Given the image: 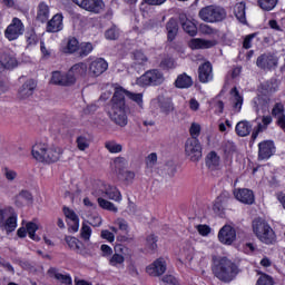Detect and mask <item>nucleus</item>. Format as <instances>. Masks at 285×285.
Returning <instances> with one entry per match:
<instances>
[{"label": "nucleus", "mask_w": 285, "mask_h": 285, "mask_svg": "<svg viewBox=\"0 0 285 285\" xmlns=\"http://www.w3.org/2000/svg\"><path fill=\"white\" fill-rule=\"evenodd\" d=\"M126 97H128V99L131 101H135V104H137L140 108L144 106L142 94L130 92L122 87L116 88L111 98L110 119L121 128L128 126V115L126 114Z\"/></svg>", "instance_id": "f257e3e1"}, {"label": "nucleus", "mask_w": 285, "mask_h": 285, "mask_svg": "<svg viewBox=\"0 0 285 285\" xmlns=\"http://www.w3.org/2000/svg\"><path fill=\"white\" fill-rule=\"evenodd\" d=\"M212 273L224 284H230L239 275V266L226 256L212 257Z\"/></svg>", "instance_id": "f03ea898"}, {"label": "nucleus", "mask_w": 285, "mask_h": 285, "mask_svg": "<svg viewBox=\"0 0 285 285\" xmlns=\"http://www.w3.org/2000/svg\"><path fill=\"white\" fill-rule=\"evenodd\" d=\"M31 155L37 161L55 164L61 159V148L47 142H36L32 146Z\"/></svg>", "instance_id": "7ed1b4c3"}, {"label": "nucleus", "mask_w": 285, "mask_h": 285, "mask_svg": "<svg viewBox=\"0 0 285 285\" xmlns=\"http://www.w3.org/2000/svg\"><path fill=\"white\" fill-rule=\"evenodd\" d=\"M253 230L256 237L263 244H275L277 242V235H275V230L273 227L266 223V220L262 218H256L253 220Z\"/></svg>", "instance_id": "20e7f679"}, {"label": "nucleus", "mask_w": 285, "mask_h": 285, "mask_svg": "<svg viewBox=\"0 0 285 285\" xmlns=\"http://www.w3.org/2000/svg\"><path fill=\"white\" fill-rule=\"evenodd\" d=\"M198 17L206 23H219L226 19V10L222 7L207 6L199 11Z\"/></svg>", "instance_id": "39448f33"}, {"label": "nucleus", "mask_w": 285, "mask_h": 285, "mask_svg": "<svg viewBox=\"0 0 285 285\" xmlns=\"http://www.w3.org/2000/svg\"><path fill=\"white\" fill-rule=\"evenodd\" d=\"M166 81L164 73L157 69L148 70L137 79L138 86H161Z\"/></svg>", "instance_id": "423d86ee"}, {"label": "nucleus", "mask_w": 285, "mask_h": 285, "mask_svg": "<svg viewBox=\"0 0 285 285\" xmlns=\"http://www.w3.org/2000/svg\"><path fill=\"white\" fill-rule=\"evenodd\" d=\"M185 157L189 161L197 163L202 159V142L199 139L188 138L185 142Z\"/></svg>", "instance_id": "0eeeda50"}, {"label": "nucleus", "mask_w": 285, "mask_h": 285, "mask_svg": "<svg viewBox=\"0 0 285 285\" xmlns=\"http://www.w3.org/2000/svg\"><path fill=\"white\" fill-rule=\"evenodd\" d=\"M96 197H105L106 199H111L112 202H121V191L116 186L106 185L101 183L98 189L94 191Z\"/></svg>", "instance_id": "6e6552de"}, {"label": "nucleus", "mask_w": 285, "mask_h": 285, "mask_svg": "<svg viewBox=\"0 0 285 285\" xmlns=\"http://www.w3.org/2000/svg\"><path fill=\"white\" fill-rule=\"evenodd\" d=\"M76 6L81 8L82 10H86L87 12H92L94 14H100V12H104V8H106V4L104 3V0H72Z\"/></svg>", "instance_id": "1a4fd4ad"}, {"label": "nucleus", "mask_w": 285, "mask_h": 285, "mask_svg": "<svg viewBox=\"0 0 285 285\" xmlns=\"http://www.w3.org/2000/svg\"><path fill=\"white\" fill-rule=\"evenodd\" d=\"M0 228L12 233L17 228V215L10 216V209L0 207Z\"/></svg>", "instance_id": "9d476101"}, {"label": "nucleus", "mask_w": 285, "mask_h": 285, "mask_svg": "<svg viewBox=\"0 0 285 285\" xmlns=\"http://www.w3.org/2000/svg\"><path fill=\"white\" fill-rule=\"evenodd\" d=\"M23 35V22L19 18H13L12 22L7 27L4 36L9 41H14Z\"/></svg>", "instance_id": "9b49d317"}, {"label": "nucleus", "mask_w": 285, "mask_h": 285, "mask_svg": "<svg viewBox=\"0 0 285 285\" xmlns=\"http://www.w3.org/2000/svg\"><path fill=\"white\" fill-rule=\"evenodd\" d=\"M237 239V232L230 225L223 226L218 232V240L220 244H225L226 246H230L233 242Z\"/></svg>", "instance_id": "f8f14e48"}, {"label": "nucleus", "mask_w": 285, "mask_h": 285, "mask_svg": "<svg viewBox=\"0 0 285 285\" xmlns=\"http://www.w3.org/2000/svg\"><path fill=\"white\" fill-rule=\"evenodd\" d=\"M277 57L273 53H263L256 60V66L262 70H273L277 68Z\"/></svg>", "instance_id": "ddd939ff"}, {"label": "nucleus", "mask_w": 285, "mask_h": 285, "mask_svg": "<svg viewBox=\"0 0 285 285\" xmlns=\"http://www.w3.org/2000/svg\"><path fill=\"white\" fill-rule=\"evenodd\" d=\"M166 259L157 258L154 263H151L146 268V273L150 275V277H161L164 273H166Z\"/></svg>", "instance_id": "4468645a"}, {"label": "nucleus", "mask_w": 285, "mask_h": 285, "mask_svg": "<svg viewBox=\"0 0 285 285\" xmlns=\"http://www.w3.org/2000/svg\"><path fill=\"white\" fill-rule=\"evenodd\" d=\"M275 154V142L273 140H265L258 144V159H271Z\"/></svg>", "instance_id": "2eb2a0df"}, {"label": "nucleus", "mask_w": 285, "mask_h": 285, "mask_svg": "<svg viewBox=\"0 0 285 285\" xmlns=\"http://www.w3.org/2000/svg\"><path fill=\"white\" fill-rule=\"evenodd\" d=\"M234 196L242 204H247L248 206L255 204V194L248 188L235 189Z\"/></svg>", "instance_id": "dca6fc26"}, {"label": "nucleus", "mask_w": 285, "mask_h": 285, "mask_svg": "<svg viewBox=\"0 0 285 285\" xmlns=\"http://www.w3.org/2000/svg\"><path fill=\"white\" fill-rule=\"evenodd\" d=\"M37 88V82L30 79L27 80L18 91V98L21 100L30 99L35 95V89Z\"/></svg>", "instance_id": "f3484780"}, {"label": "nucleus", "mask_w": 285, "mask_h": 285, "mask_svg": "<svg viewBox=\"0 0 285 285\" xmlns=\"http://www.w3.org/2000/svg\"><path fill=\"white\" fill-rule=\"evenodd\" d=\"M198 79L200 83H208L213 81V65L205 62L198 68Z\"/></svg>", "instance_id": "a211bd4d"}, {"label": "nucleus", "mask_w": 285, "mask_h": 285, "mask_svg": "<svg viewBox=\"0 0 285 285\" xmlns=\"http://www.w3.org/2000/svg\"><path fill=\"white\" fill-rule=\"evenodd\" d=\"M108 70V62L104 60V58H98L94 60L89 66L90 75L94 77H99V75H104V72Z\"/></svg>", "instance_id": "6ab92c4d"}, {"label": "nucleus", "mask_w": 285, "mask_h": 285, "mask_svg": "<svg viewBox=\"0 0 285 285\" xmlns=\"http://www.w3.org/2000/svg\"><path fill=\"white\" fill-rule=\"evenodd\" d=\"M214 46H217L215 40L196 38L189 41V48H191V50H206L208 48H214Z\"/></svg>", "instance_id": "aec40b11"}, {"label": "nucleus", "mask_w": 285, "mask_h": 285, "mask_svg": "<svg viewBox=\"0 0 285 285\" xmlns=\"http://www.w3.org/2000/svg\"><path fill=\"white\" fill-rule=\"evenodd\" d=\"M63 30V16L57 13L47 23V32H61Z\"/></svg>", "instance_id": "412c9836"}, {"label": "nucleus", "mask_w": 285, "mask_h": 285, "mask_svg": "<svg viewBox=\"0 0 285 285\" xmlns=\"http://www.w3.org/2000/svg\"><path fill=\"white\" fill-rule=\"evenodd\" d=\"M157 107L160 108V111L164 115H170L173 110H175V107L173 106V100L169 98H165L164 96H159L157 99L153 101Z\"/></svg>", "instance_id": "4be33fe9"}, {"label": "nucleus", "mask_w": 285, "mask_h": 285, "mask_svg": "<svg viewBox=\"0 0 285 285\" xmlns=\"http://www.w3.org/2000/svg\"><path fill=\"white\" fill-rule=\"evenodd\" d=\"M51 81L56 86H72V83H75V78H72L68 73L67 75H61V72H59V71H53L52 77H51Z\"/></svg>", "instance_id": "5701e85b"}, {"label": "nucleus", "mask_w": 285, "mask_h": 285, "mask_svg": "<svg viewBox=\"0 0 285 285\" xmlns=\"http://www.w3.org/2000/svg\"><path fill=\"white\" fill-rule=\"evenodd\" d=\"M4 68L8 70H10V68H17V58L11 53L4 52L0 56V72L4 70Z\"/></svg>", "instance_id": "b1692460"}, {"label": "nucleus", "mask_w": 285, "mask_h": 285, "mask_svg": "<svg viewBox=\"0 0 285 285\" xmlns=\"http://www.w3.org/2000/svg\"><path fill=\"white\" fill-rule=\"evenodd\" d=\"M88 72V66L83 62L73 65L70 70L68 71V76L72 77L73 83L77 81V77H83Z\"/></svg>", "instance_id": "393cba45"}, {"label": "nucleus", "mask_w": 285, "mask_h": 285, "mask_svg": "<svg viewBox=\"0 0 285 285\" xmlns=\"http://www.w3.org/2000/svg\"><path fill=\"white\" fill-rule=\"evenodd\" d=\"M36 19L40 23H46L50 19V7L46 2H40L37 9Z\"/></svg>", "instance_id": "a878e982"}, {"label": "nucleus", "mask_w": 285, "mask_h": 285, "mask_svg": "<svg viewBox=\"0 0 285 285\" xmlns=\"http://www.w3.org/2000/svg\"><path fill=\"white\" fill-rule=\"evenodd\" d=\"M235 130L238 137H248V135H250V130H253V126L250 122L242 120L236 125Z\"/></svg>", "instance_id": "bb28decb"}, {"label": "nucleus", "mask_w": 285, "mask_h": 285, "mask_svg": "<svg viewBox=\"0 0 285 285\" xmlns=\"http://www.w3.org/2000/svg\"><path fill=\"white\" fill-rule=\"evenodd\" d=\"M61 50L65 55H73V52L79 50V40L73 37L68 38L66 46Z\"/></svg>", "instance_id": "cd10ccee"}, {"label": "nucleus", "mask_w": 285, "mask_h": 285, "mask_svg": "<svg viewBox=\"0 0 285 285\" xmlns=\"http://www.w3.org/2000/svg\"><path fill=\"white\" fill-rule=\"evenodd\" d=\"M166 30H167V35H168V41H175V37H177V32L179 30L177 20L175 18H171L167 22Z\"/></svg>", "instance_id": "c85d7f7f"}, {"label": "nucleus", "mask_w": 285, "mask_h": 285, "mask_svg": "<svg viewBox=\"0 0 285 285\" xmlns=\"http://www.w3.org/2000/svg\"><path fill=\"white\" fill-rule=\"evenodd\" d=\"M234 14L240 23H246V2H238L234 7Z\"/></svg>", "instance_id": "c756f323"}, {"label": "nucleus", "mask_w": 285, "mask_h": 285, "mask_svg": "<svg viewBox=\"0 0 285 285\" xmlns=\"http://www.w3.org/2000/svg\"><path fill=\"white\" fill-rule=\"evenodd\" d=\"M230 95H233V104H234V110L236 112H239L242 110V106L244 104V98L239 95V90H237V87H234L230 90Z\"/></svg>", "instance_id": "7c9ffc66"}, {"label": "nucleus", "mask_w": 285, "mask_h": 285, "mask_svg": "<svg viewBox=\"0 0 285 285\" xmlns=\"http://www.w3.org/2000/svg\"><path fill=\"white\" fill-rule=\"evenodd\" d=\"M175 83L176 88H190L193 86V78L186 73H183L177 77Z\"/></svg>", "instance_id": "2f4dec72"}, {"label": "nucleus", "mask_w": 285, "mask_h": 285, "mask_svg": "<svg viewBox=\"0 0 285 285\" xmlns=\"http://www.w3.org/2000/svg\"><path fill=\"white\" fill-rule=\"evenodd\" d=\"M206 166L210 168V170H217V168H219V156H217V153L210 151L207 155Z\"/></svg>", "instance_id": "473e14b6"}, {"label": "nucleus", "mask_w": 285, "mask_h": 285, "mask_svg": "<svg viewBox=\"0 0 285 285\" xmlns=\"http://www.w3.org/2000/svg\"><path fill=\"white\" fill-rule=\"evenodd\" d=\"M253 104L257 115H259V108L262 109L263 114L268 111V101L264 100V98L258 96L254 98Z\"/></svg>", "instance_id": "72a5a7b5"}, {"label": "nucleus", "mask_w": 285, "mask_h": 285, "mask_svg": "<svg viewBox=\"0 0 285 285\" xmlns=\"http://www.w3.org/2000/svg\"><path fill=\"white\" fill-rule=\"evenodd\" d=\"M277 3H279V0H258L259 8H262L265 12L275 10Z\"/></svg>", "instance_id": "f704fd0d"}, {"label": "nucleus", "mask_w": 285, "mask_h": 285, "mask_svg": "<svg viewBox=\"0 0 285 285\" xmlns=\"http://www.w3.org/2000/svg\"><path fill=\"white\" fill-rule=\"evenodd\" d=\"M128 166V160L124 157H117L114 160V168L118 175H121L124 169Z\"/></svg>", "instance_id": "c9c22d12"}, {"label": "nucleus", "mask_w": 285, "mask_h": 285, "mask_svg": "<svg viewBox=\"0 0 285 285\" xmlns=\"http://www.w3.org/2000/svg\"><path fill=\"white\" fill-rule=\"evenodd\" d=\"M77 147L80 150H87L90 148V137L88 135H81L76 140Z\"/></svg>", "instance_id": "e433bc0d"}, {"label": "nucleus", "mask_w": 285, "mask_h": 285, "mask_svg": "<svg viewBox=\"0 0 285 285\" xmlns=\"http://www.w3.org/2000/svg\"><path fill=\"white\" fill-rule=\"evenodd\" d=\"M98 204L100 208H104V210H110L111 213H117V207L115 204L110 203L109 200L105 199L102 196H98Z\"/></svg>", "instance_id": "4c0bfd02"}, {"label": "nucleus", "mask_w": 285, "mask_h": 285, "mask_svg": "<svg viewBox=\"0 0 285 285\" xmlns=\"http://www.w3.org/2000/svg\"><path fill=\"white\" fill-rule=\"evenodd\" d=\"M148 63V56H145L142 51L134 52V66H146Z\"/></svg>", "instance_id": "58836bf2"}, {"label": "nucleus", "mask_w": 285, "mask_h": 285, "mask_svg": "<svg viewBox=\"0 0 285 285\" xmlns=\"http://www.w3.org/2000/svg\"><path fill=\"white\" fill-rule=\"evenodd\" d=\"M226 208L224 207V194L217 197V199L214 203L213 210L216 213V215H224V210Z\"/></svg>", "instance_id": "ea45409f"}, {"label": "nucleus", "mask_w": 285, "mask_h": 285, "mask_svg": "<svg viewBox=\"0 0 285 285\" xmlns=\"http://www.w3.org/2000/svg\"><path fill=\"white\" fill-rule=\"evenodd\" d=\"M65 242L68 244V246L71 250H76L77 253H79V250H81V243L79 242V239H77L72 236H66Z\"/></svg>", "instance_id": "a19ab883"}, {"label": "nucleus", "mask_w": 285, "mask_h": 285, "mask_svg": "<svg viewBox=\"0 0 285 285\" xmlns=\"http://www.w3.org/2000/svg\"><path fill=\"white\" fill-rule=\"evenodd\" d=\"M200 32L207 35L208 37L219 38V29H215L208 24H200Z\"/></svg>", "instance_id": "79ce46f5"}, {"label": "nucleus", "mask_w": 285, "mask_h": 285, "mask_svg": "<svg viewBox=\"0 0 285 285\" xmlns=\"http://www.w3.org/2000/svg\"><path fill=\"white\" fill-rule=\"evenodd\" d=\"M124 262H126V258L120 254H114L109 259L110 266H114L115 268H121Z\"/></svg>", "instance_id": "37998d69"}, {"label": "nucleus", "mask_w": 285, "mask_h": 285, "mask_svg": "<svg viewBox=\"0 0 285 285\" xmlns=\"http://www.w3.org/2000/svg\"><path fill=\"white\" fill-rule=\"evenodd\" d=\"M183 30L187 32V35H190V37H195V35H197V26H195L190 20L183 22Z\"/></svg>", "instance_id": "c03bdc74"}, {"label": "nucleus", "mask_w": 285, "mask_h": 285, "mask_svg": "<svg viewBox=\"0 0 285 285\" xmlns=\"http://www.w3.org/2000/svg\"><path fill=\"white\" fill-rule=\"evenodd\" d=\"M37 230H39V226H37V224L35 223H28L27 224V233L30 237V239H33V242H39V236L35 235V233H37Z\"/></svg>", "instance_id": "a18cd8bd"}, {"label": "nucleus", "mask_w": 285, "mask_h": 285, "mask_svg": "<svg viewBox=\"0 0 285 285\" xmlns=\"http://www.w3.org/2000/svg\"><path fill=\"white\" fill-rule=\"evenodd\" d=\"M105 148H107L112 154L121 153V150H124L121 144H117V141L114 140L106 141Z\"/></svg>", "instance_id": "49530a36"}, {"label": "nucleus", "mask_w": 285, "mask_h": 285, "mask_svg": "<svg viewBox=\"0 0 285 285\" xmlns=\"http://www.w3.org/2000/svg\"><path fill=\"white\" fill-rule=\"evenodd\" d=\"M92 235V228L88 226V224L82 223L81 229H80V237L85 242H90V237Z\"/></svg>", "instance_id": "de8ad7c7"}, {"label": "nucleus", "mask_w": 285, "mask_h": 285, "mask_svg": "<svg viewBox=\"0 0 285 285\" xmlns=\"http://www.w3.org/2000/svg\"><path fill=\"white\" fill-rule=\"evenodd\" d=\"M189 139H198L199 135H202V126L197 122H193L189 128Z\"/></svg>", "instance_id": "09e8293b"}, {"label": "nucleus", "mask_w": 285, "mask_h": 285, "mask_svg": "<svg viewBox=\"0 0 285 285\" xmlns=\"http://www.w3.org/2000/svg\"><path fill=\"white\" fill-rule=\"evenodd\" d=\"M80 57H88V53L92 52V43L85 42L78 47Z\"/></svg>", "instance_id": "8fccbe9b"}, {"label": "nucleus", "mask_w": 285, "mask_h": 285, "mask_svg": "<svg viewBox=\"0 0 285 285\" xmlns=\"http://www.w3.org/2000/svg\"><path fill=\"white\" fill-rule=\"evenodd\" d=\"M272 115L277 119L284 118V105H282V102H277L272 110Z\"/></svg>", "instance_id": "3c124183"}, {"label": "nucleus", "mask_w": 285, "mask_h": 285, "mask_svg": "<svg viewBox=\"0 0 285 285\" xmlns=\"http://www.w3.org/2000/svg\"><path fill=\"white\" fill-rule=\"evenodd\" d=\"M27 37V43L28 46H37V43H39V38L37 37V33L35 32V30H30L26 33Z\"/></svg>", "instance_id": "603ef678"}, {"label": "nucleus", "mask_w": 285, "mask_h": 285, "mask_svg": "<svg viewBox=\"0 0 285 285\" xmlns=\"http://www.w3.org/2000/svg\"><path fill=\"white\" fill-rule=\"evenodd\" d=\"M105 37L110 41H115V39H119V30H117V27H112L105 32Z\"/></svg>", "instance_id": "864d4df0"}, {"label": "nucleus", "mask_w": 285, "mask_h": 285, "mask_svg": "<svg viewBox=\"0 0 285 285\" xmlns=\"http://www.w3.org/2000/svg\"><path fill=\"white\" fill-rule=\"evenodd\" d=\"M55 278L58 279V282H61V284H72V278L68 274L55 273Z\"/></svg>", "instance_id": "5fc2aeb1"}, {"label": "nucleus", "mask_w": 285, "mask_h": 285, "mask_svg": "<svg viewBox=\"0 0 285 285\" xmlns=\"http://www.w3.org/2000/svg\"><path fill=\"white\" fill-rule=\"evenodd\" d=\"M256 285H275V284L273 282V277H271L269 275L263 274L257 279Z\"/></svg>", "instance_id": "6e6d98bb"}, {"label": "nucleus", "mask_w": 285, "mask_h": 285, "mask_svg": "<svg viewBox=\"0 0 285 285\" xmlns=\"http://www.w3.org/2000/svg\"><path fill=\"white\" fill-rule=\"evenodd\" d=\"M268 127L265 126L262 122L257 124V127L254 128L253 132H252V140L255 141V139H257V137L259 136V132H264V130H266Z\"/></svg>", "instance_id": "4d7b16f0"}, {"label": "nucleus", "mask_w": 285, "mask_h": 285, "mask_svg": "<svg viewBox=\"0 0 285 285\" xmlns=\"http://www.w3.org/2000/svg\"><path fill=\"white\" fill-rule=\"evenodd\" d=\"M63 215L65 217H67V219H70L71 222H77L79 220V216H77V214L75 213V210L68 208V207H63Z\"/></svg>", "instance_id": "13d9d810"}, {"label": "nucleus", "mask_w": 285, "mask_h": 285, "mask_svg": "<svg viewBox=\"0 0 285 285\" xmlns=\"http://www.w3.org/2000/svg\"><path fill=\"white\" fill-rule=\"evenodd\" d=\"M146 246L149 250H157V237L155 235H149L147 237Z\"/></svg>", "instance_id": "bf43d9fd"}, {"label": "nucleus", "mask_w": 285, "mask_h": 285, "mask_svg": "<svg viewBox=\"0 0 285 285\" xmlns=\"http://www.w3.org/2000/svg\"><path fill=\"white\" fill-rule=\"evenodd\" d=\"M3 173H4V177H6V179H8V181H14V179H17V177H18L17 171H14L8 167H6L3 169Z\"/></svg>", "instance_id": "052dcab7"}, {"label": "nucleus", "mask_w": 285, "mask_h": 285, "mask_svg": "<svg viewBox=\"0 0 285 285\" xmlns=\"http://www.w3.org/2000/svg\"><path fill=\"white\" fill-rule=\"evenodd\" d=\"M183 253L187 262H193V255H195V248H193V246L187 245L186 247H184Z\"/></svg>", "instance_id": "680f3d73"}, {"label": "nucleus", "mask_w": 285, "mask_h": 285, "mask_svg": "<svg viewBox=\"0 0 285 285\" xmlns=\"http://www.w3.org/2000/svg\"><path fill=\"white\" fill-rule=\"evenodd\" d=\"M120 177H124V180L127 184H132L134 179H135V174L134 171H122V174H118Z\"/></svg>", "instance_id": "e2e57ef3"}, {"label": "nucleus", "mask_w": 285, "mask_h": 285, "mask_svg": "<svg viewBox=\"0 0 285 285\" xmlns=\"http://www.w3.org/2000/svg\"><path fill=\"white\" fill-rule=\"evenodd\" d=\"M146 164L148 168H153L157 164V154L151 153L146 158Z\"/></svg>", "instance_id": "0e129e2a"}, {"label": "nucleus", "mask_w": 285, "mask_h": 285, "mask_svg": "<svg viewBox=\"0 0 285 285\" xmlns=\"http://www.w3.org/2000/svg\"><path fill=\"white\" fill-rule=\"evenodd\" d=\"M196 228L203 237L210 235V227L208 225H197Z\"/></svg>", "instance_id": "69168bd1"}, {"label": "nucleus", "mask_w": 285, "mask_h": 285, "mask_svg": "<svg viewBox=\"0 0 285 285\" xmlns=\"http://www.w3.org/2000/svg\"><path fill=\"white\" fill-rule=\"evenodd\" d=\"M163 282L167 285H179V281H177L173 275L164 276Z\"/></svg>", "instance_id": "338daca9"}, {"label": "nucleus", "mask_w": 285, "mask_h": 285, "mask_svg": "<svg viewBox=\"0 0 285 285\" xmlns=\"http://www.w3.org/2000/svg\"><path fill=\"white\" fill-rule=\"evenodd\" d=\"M102 239H107V242H115V234L109 232L108 229H105L101 232Z\"/></svg>", "instance_id": "774afa93"}]
</instances>
